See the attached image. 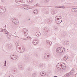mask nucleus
<instances>
[{"label":"nucleus","instance_id":"obj_1","mask_svg":"<svg viewBox=\"0 0 77 77\" xmlns=\"http://www.w3.org/2000/svg\"><path fill=\"white\" fill-rule=\"evenodd\" d=\"M65 51V49L63 47L59 46L58 48V52L59 54L63 53Z\"/></svg>","mask_w":77,"mask_h":77},{"label":"nucleus","instance_id":"obj_2","mask_svg":"<svg viewBox=\"0 0 77 77\" xmlns=\"http://www.w3.org/2000/svg\"><path fill=\"white\" fill-rule=\"evenodd\" d=\"M58 64V68L62 70V69L65 68V65L63 63H59Z\"/></svg>","mask_w":77,"mask_h":77},{"label":"nucleus","instance_id":"obj_3","mask_svg":"<svg viewBox=\"0 0 77 77\" xmlns=\"http://www.w3.org/2000/svg\"><path fill=\"white\" fill-rule=\"evenodd\" d=\"M6 12V8L4 7H0V13L4 14Z\"/></svg>","mask_w":77,"mask_h":77},{"label":"nucleus","instance_id":"obj_4","mask_svg":"<svg viewBox=\"0 0 77 77\" xmlns=\"http://www.w3.org/2000/svg\"><path fill=\"white\" fill-rule=\"evenodd\" d=\"M17 51L18 52H19V53H23L24 51V49L22 48L21 49V47H19L18 48H17Z\"/></svg>","mask_w":77,"mask_h":77},{"label":"nucleus","instance_id":"obj_5","mask_svg":"<svg viewBox=\"0 0 77 77\" xmlns=\"http://www.w3.org/2000/svg\"><path fill=\"white\" fill-rule=\"evenodd\" d=\"M23 32L24 33V35L26 36L28 34V30L24 28L23 30Z\"/></svg>","mask_w":77,"mask_h":77},{"label":"nucleus","instance_id":"obj_6","mask_svg":"<svg viewBox=\"0 0 77 77\" xmlns=\"http://www.w3.org/2000/svg\"><path fill=\"white\" fill-rule=\"evenodd\" d=\"M11 59H12V60H16V59H17V56L15 55L11 56Z\"/></svg>","mask_w":77,"mask_h":77},{"label":"nucleus","instance_id":"obj_7","mask_svg":"<svg viewBox=\"0 0 77 77\" xmlns=\"http://www.w3.org/2000/svg\"><path fill=\"white\" fill-rule=\"evenodd\" d=\"M32 43L34 45H36L38 43V39H35L32 42Z\"/></svg>","mask_w":77,"mask_h":77},{"label":"nucleus","instance_id":"obj_8","mask_svg":"<svg viewBox=\"0 0 77 77\" xmlns=\"http://www.w3.org/2000/svg\"><path fill=\"white\" fill-rule=\"evenodd\" d=\"M22 7H23V9H25L26 10H27V6L26 5H22Z\"/></svg>","mask_w":77,"mask_h":77},{"label":"nucleus","instance_id":"obj_9","mask_svg":"<svg viewBox=\"0 0 77 77\" xmlns=\"http://www.w3.org/2000/svg\"><path fill=\"white\" fill-rule=\"evenodd\" d=\"M63 44L65 45H68L69 44V41H65L63 42Z\"/></svg>","mask_w":77,"mask_h":77},{"label":"nucleus","instance_id":"obj_10","mask_svg":"<svg viewBox=\"0 0 77 77\" xmlns=\"http://www.w3.org/2000/svg\"><path fill=\"white\" fill-rule=\"evenodd\" d=\"M18 68L20 69H21V70H23L24 69V67H23V66L22 65H18Z\"/></svg>","mask_w":77,"mask_h":77},{"label":"nucleus","instance_id":"obj_11","mask_svg":"<svg viewBox=\"0 0 77 77\" xmlns=\"http://www.w3.org/2000/svg\"><path fill=\"white\" fill-rule=\"evenodd\" d=\"M71 11L73 12H77V8H72Z\"/></svg>","mask_w":77,"mask_h":77},{"label":"nucleus","instance_id":"obj_12","mask_svg":"<svg viewBox=\"0 0 77 77\" xmlns=\"http://www.w3.org/2000/svg\"><path fill=\"white\" fill-rule=\"evenodd\" d=\"M15 2L17 3H23V1L22 0H16Z\"/></svg>","mask_w":77,"mask_h":77},{"label":"nucleus","instance_id":"obj_13","mask_svg":"<svg viewBox=\"0 0 77 77\" xmlns=\"http://www.w3.org/2000/svg\"><path fill=\"white\" fill-rule=\"evenodd\" d=\"M44 57L46 59H47L48 57H49V55H48V53H46L44 55Z\"/></svg>","mask_w":77,"mask_h":77},{"label":"nucleus","instance_id":"obj_14","mask_svg":"<svg viewBox=\"0 0 77 77\" xmlns=\"http://www.w3.org/2000/svg\"><path fill=\"white\" fill-rule=\"evenodd\" d=\"M40 74L42 76H45V72H41L40 73Z\"/></svg>","mask_w":77,"mask_h":77},{"label":"nucleus","instance_id":"obj_15","mask_svg":"<svg viewBox=\"0 0 77 77\" xmlns=\"http://www.w3.org/2000/svg\"><path fill=\"white\" fill-rule=\"evenodd\" d=\"M45 31L46 33H47V32H48V27L45 28Z\"/></svg>","mask_w":77,"mask_h":77},{"label":"nucleus","instance_id":"obj_16","mask_svg":"<svg viewBox=\"0 0 77 77\" xmlns=\"http://www.w3.org/2000/svg\"><path fill=\"white\" fill-rule=\"evenodd\" d=\"M36 35L37 36H39L41 35V33L39 32H37L36 33Z\"/></svg>","mask_w":77,"mask_h":77},{"label":"nucleus","instance_id":"obj_17","mask_svg":"<svg viewBox=\"0 0 77 77\" xmlns=\"http://www.w3.org/2000/svg\"><path fill=\"white\" fill-rule=\"evenodd\" d=\"M38 13V10H35L34 11V14H37Z\"/></svg>","mask_w":77,"mask_h":77},{"label":"nucleus","instance_id":"obj_18","mask_svg":"<svg viewBox=\"0 0 77 77\" xmlns=\"http://www.w3.org/2000/svg\"><path fill=\"white\" fill-rule=\"evenodd\" d=\"M67 59H68V56H64L63 57V60H66Z\"/></svg>","mask_w":77,"mask_h":77},{"label":"nucleus","instance_id":"obj_19","mask_svg":"<svg viewBox=\"0 0 77 77\" xmlns=\"http://www.w3.org/2000/svg\"><path fill=\"white\" fill-rule=\"evenodd\" d=\"M57 16L55 17V22L57 23V24H58V18H57Z\"/></svg>","mask_w":77,"mask_h":77},{"label":"nucleus","instance_id":"obj_20","mask_svg":"<svg viewBox=\"0 0 77 77\" xmlns=\"http://www.w3.org/2000/svg\"><path fill=\"white\" fill-rule=\"evenodd\" d=\"M46 42L47 44H50V45H51V42H50L48 40H47Z\"/></svg>","mask_w":77,"mask_h":77},{"label":"nucleus","instance_id":"obj_21","mask_svg":"<svg viewBox=\"0 0 77 77\" xmlns=\"http://www.w3.org/2000/svg\"><path fill=\"white\" fill-rule=\"evenodd\" d=\"M11 71H12V72H14V74H15V68H13L11 69Z\"/></svg>","mask_w":77,"mask_h":77},{"label":"nucleus","instance_id":"obj_22","mask_svg":"<svg viewBox=\"0 0 77 77\" xmlns=\"http://www.w3.org/2000/svg\"><path fill=\"white\" fill-rule=\"evenodd\" d=\"M57 12V11H52L51 14H56Z\"/></svg>","mask_w":77,"mask_h":77},{"label":"nucleus","instance_id":"obj_23","mask_svg":"<svg viewBox=\"0 0 77 77\" xmlns=\"http://www.w3.org/2000/svg\"><path fill=\"white\" fill-rule=\"evenodd\" d=\"M62 19H58V23H60L62 22Z\"/></svg>","mask_w":77,"mask_h":77},{"label":"nucleus","instance_id":"obj_24","mask_svg":"<svg viewBox=\"0 0 77 77\" xmlns=\"http://www.w3.org/2000/svg\"><path fill=\"white\" fill-rule=\"evenodd\" d=\"M32 77H36V73L33 74L32 75Z\"/></svg>","mask_w":77,"mask_h":77},{"label":"nucleus","instance_id":"obj_25","mask_svg":"<svg viewBox=\"0 0 77 77\" xmlns=\"http://www.w3.org/2000/svg\"><path fill=\"white\" fill-rule=\"evenodd\" d=\"M32 1H33V0H27L28 3H32Z\"/></svg>","mask_w":77,"mask_h":77},{"label":"nucleus","instance_id":"obj_26","mask_svg":"<svg viewBox=\"0 0 77 77\" xmlns=\"http://www.w3.org/2000/svg\"><path fill=\"white\" fill-rule=\"evenodd\" d=\"M14 23L16 24V25H17V24H18V21L16 20V21L14 22Z\"/></svg>","mask_w":77,"mask_h":77},{"label":"nucleus","instance_id":"obj_27","mask_svg":"<svg viewBox=\"0 0 77 77\" xmlns=\"http://www.w3.org/2000/svg\"><path fill=\"white\" fill-rule=\"evenodd\" d=\"M12 22L13 23H14L16 21V19H14V18H13L12 20Z\"/></svg>","mask_w":77,"mask_h":77},{"label":"nucleus","instance_id":"obj_28","mask_svg":"<svg viewBox=\"0 0 77 77\" xmlns=\"http://www.w3.org/2000/svg\"><path fill=\"white\" fill-rule=\"evenodd\" d=\"M5 34H7L6 35H9V33L8 32V31H6L5 32Z\"/></svg>","mask_w":77,"mask_h":77},{"label":"nucleus","instance_id":"obj_29","mask_svg":"<svg viewBox=\"0 0 77 77\" xmlns=\"http://www.w3.org/2000/svg\"><path fill=\"white\" fill-rule=\"evenodd\" d=\"M23 59H25V60H27V56H24L23 57Z\"/></svg>","mask_w":77,"mask_h":77},{"label":"nucleus","instance_id":"obj_30","mask_svg":"<svg viewBox=\"0 0 77 77\" xmlns=\"http://www.w3.org/2000/svg\"><path fill=\"white\" fill-rule=\"evenodd\" d=\"M61 19H62V17L60 16H58V20H61Z\"/></svg>","mask_w":77,"mask_h":77},{"label":"nucleus","instance_id":"obj_31","mask_svg":"<svg viewBox=\"0 0 77 77\" xmlns=\"http://www.w3.org/2000/svg\"><path fill=\"white\" fill-rule=\"evenodd\" d=\"M44 1L45 3H47V2H48V1H47V0H44Z\"/></svg>","mask_w":77,"mask_h":77},{"label":"nucleus","instance_id":"obj_32","mask_svg":"<svg viewBox=\"0 0 77 77\" xmlns=\"http://www.w3.org/2000/svg\"><path fill=\"white\" fill-rule=\"evenodd\" d=\"M51 73V71L49 70L48 72V73H49V74H50V73Z\"/></svg>","mask_w":77,"mask_h":77},{"label":"nucleus","instance_id":"obj_33","mask_svg":"<svg viewBox=\"0 0 77 77\" xmlns=\"http://www.w3.org/2000/svg\"><path fill=\"white\" fill-rule=\"evenodd\" d=\"M61 8H62V9H65V7L64 6H62Z\"/></svg>","mask_w":77,"mask_h":77},{"label":"nucleus","instance_id":"obj_34","mask_svg":"<svg viewBox=\"0 0 77 77\" xmlns=\"http://www.w3.org/2000/svg\"><path fill=\"white\" fill-rule=\"evenodd\" d=\"M56 51L57 53H58V48H57V49L56 50Z\"/></svg>","mask_w":77,"mask_h":77},{"label":"nucleus","instance_id":"obj_35","mask_svg":"<svg viewBox=\"0 0 77 77\" xmlns=\"http://www.w3.org/2000/svg\"><path fill=\"white\" fill-rule=\"evenodd\" d=\"M43 66V64H41L40 65V67H42V66Z\"/></svg>","mask_w":77,"mask_h":77},{"label":"nucleus","instance_id":"obj_36","mask_svg":"<svg viewBox=\"0 0 77 77\" xmlns=\"http://www.w3.org/2000/svg\"><path fill=\"white\" fill-rule=\"evenodd\" d=\"M7 39H9V40H10L11 38L9 37H7Z\"/></svg>","mask_w":77,"mask_h":77},{"label":"nucleus","instance_id":"obj_37","mask_svg":"<svg viewBox=\"0 0 77 77\" xmlns=\"http://www.w3.org/2000/svg\"><path fill=\"white\" fill-rule=\"evenodd\" d=\"M22 39H23V40H24L25 41H27V39H26V38H22Z\"/></svg>","mask_w":77,"mask_h":77},{"label":"nucleus","instance_id":"obj_38","mask_svg":"<svg viewBox=\"0 0 77 77\" xmlns=\"http://www.w3.org/2000/svg\"><path fill=\"white\" fill-rule=\"evenodd\" d=\"M58 8H62V6H59Z\"/></svg>","mask_w":77,"mask_h":77},{"label":"nucleus","instance_id":"obj_39","mask_svg":"<svg viewBox=\"0 0 77 77\" xmlns=\"http://www.w3.org/2000/svg\"><path fill=\"white\" fill-rule=\"evenodd\" d=\"M49 13V12H48V11H46V14H48Z\"/></svg>","mask_w":77,"mask_h":77},{"label":"nucleus","instance_id":"obj_40","mask_svg":"<svg viewBox=\"0 0 77 77\" xmlns=\"http://www.w3.org/2000/svg\"><path fill=\"white\" fill-rule=\"evenodd\" d=\"M5 65H6V61H5Z\"/></svg>","mask_w":77,"mask_h":77},{"label":"nucleus","instance_id":"obj_41","mask_svg":"<svg viewBox=\"0 0 77 77\" xmlns=\"http://www.w3.org/2000/svg\"><path fill=\"white\" fill-rule=\"evenodd\" d=\"M1 32H3V29H1Z\"/></svg>","mask_w":77,"mask_h":77},{"label":"nucleus","instance_id":"obj_42","mask_svg":"<svg viewBox=\"0 0 77 77\" xmlns=\"http://www.w3.org/2000/svg\"><path fill=\"white\" fill-rule=\"evenodd\" d=\"M4 31L5 32H7V30H6V29H4Z\"/></svg>","mask_w":77,"mask_h":77},{"label":"nucleus","instance_id":"obj_43","mask_svg":"<svg viewBox=\"0 0 77 77\" xmlns=\"http://www.w3.org/2000/svg\"><path fill=\"white\" fill-rule=\"evenodd\" d=\"M8 46L9 47H11V46L10 44H9V45H8Z\"/></svg>","mask_w":77,"mask_h":77},{"label":"nucleus","instance_id":"obj_44","mask_svg":"<svg viewBox=\"0 0 77 77\" xmlns=\"http://www.w3.org/2000/svg\"><path fill=\"white\" fill-rule=\"evenodd\" d=\"M58 64H57V66H58Z\"/></svg>","mask_w":77,"mask_h":77},{"label":"nucleus","instance_id":"obj_45","mask_svg":"<svg viewBox=\"0 0 77 77\" xmlns=\"http://www.w3.org/2000/svg\"><path fill=\"white\" fill-rule=\"evenodd\" d=\"M54 77H57V76H54Z\"/></svg>","mask_w":77,"mask_h":77},{"label":"nucleus","instance_id":"obj_46","mask_svg":"<svg viewBox=\"0 0 77 77\" xmlns=\"http://www.w3.org/2000/svg\"><path fill=\"white\" fill-rule=\"evenodd\" d=\"M8 77H12V76L11 75L9 76Z\"/></svg>","mask_w":77,"mask_h":77},{"label":"nucleus","instance_id":"obj_47","mask_svg":"<svg viewBox=\"0 0 77 77\" xmlns=\"http://www.w3.org/2000/svg\"><path fill=\"white\" fill-rule=\"evenodd\" d=\"M30 38V37H29V36L27 37H26V38Z\"/></svg>","mask_w":77,"mask_h":77},{"label":"nucleus","instance_id":"obj_48","mask_svg":"<svg viewBox=\"0 0 77 77\" xmlns=\"http://www.w3.org/2000/svg\"><path fill=\"white\" fill-rule=\"evenodd\" d=\"M9 36H10V37H11V35H9Z\"/></svg>","mask_w":77,"mask_h":77},{"label":"nucleus","instance_id":"obj_49","mask_svg":"<svg viewBox=\"0 0 77 77\" xmlns=\"http://www.w3.org/2000/svg\"><path fill=\"white\" fill-rule=\"evenodd\" d=\"M55 8H58V7H55Z\"/></svg>","mask_w":77,"mask_h":77},{"label":"nucleus","instance_id":"obj_50","mask_svg":"<svg viewBox=\"0 0 77 77\" xmlns=\"http://www.w3.org/2000/svg\"><path fill=\"white\" fill-rule=\"evenodd\" d=\"M4 0H2V2H3Z\"/></svg>","mask_w":77,"mask_h":77},{"label":"nucleus","instance_id":"obj_51","mask_svg":"<svg viewBox=\"0 0 77 77\" xmlns=\"http://www.w3.org/2000/svg\"><path fill=\"white\" fill-rule=\"evenodd\" d=\"M4 66H6V64L4 65Z\"/></svg>","mask_w":77,"mask_h":77},{"label":"nucleus","instance_id":"obj_52","mask_svg":"<svg viewBox=\"0 0 77 77\" xmlns=\"http://www.w3.org/2000/svg\"><path fill=\"white\" fill-rule=\"evenodd\" d=\"M36 5H38V4H37Z\"/></svg>","mask_w":77,"mask_h":77},{"label":"nucleus","instance_id":"obj_53","mask_svg":"<svg viewBox=\"0 0 77 77\" xmlns=\"http://www.w3.org/2000/svg\"><path fill=\"white\" fill-rule=\"evenodd\" d=\"M29 20H30V19H29Z\"/></svg>","mask_w":77,"mask_h":77},{"label":"nucleus","instance_id":"obj_54","mask_svg":"<svg viewBox=\"0 0 77 77\" xmlns=\"http://www.w3.org/2000/svg\"><path fill=\"white\" fill-rule=\"evenodd\" d=\"M48 1H49V0H47Z\"/></svg>","mask_w":77,"mask_h":77},{"label":"nucleus","instance_id":"obj_55","mask_svg":"<svg viewBox=\"0 0 77 77\" xmlns=\"http://www.w3.org/2000/svg\"><path fill=\"white\" fill-rule=\"evenodd\" d=\"M55 29H57V28H55Z\"/></svg>","mask_w":77,"mask_h":77}]
</instances>
